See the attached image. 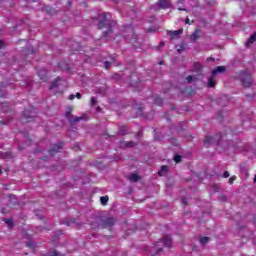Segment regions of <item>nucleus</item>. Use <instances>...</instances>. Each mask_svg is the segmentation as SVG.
I'll use <instances>...</instances> for the list:
<instances>
[{
  "instance_id": "nucleus-1",
  "label": "nucleus",
  "mask_w": 256,
  "mask_h": 256,
  "mask_svg": "<svg viewBox=\"0 0 256 256\" xmlns=\"http://www.w3.org/2000/svg\"><path fill=\"white\" fill-rule=\"evenodd\" d=\"M98 29H107L103 32V39H107L108 41H113L115 39V29H117V22L109 21L107 19L106 14H98Z\"/></svg>"
},
{
  "instance_id": "nucleus-2",
  "label": "nucleus",
  "mask_w": 256,
  "mask_h": 256,
  "mask_svg": "<svg viewBox=\"0 0 256 256\" xmlns=\"http://www.w3.org/2000/svg\"><path fill=\"white\" fill-rule=\"evenodd\" d=\"M161 243L164 245V247H171V236H164L162 241L156 242L151 250H149V247H145L144 251H150L151 256L159 255L161 251H163V248H161Z\"/></svg>"
},
{
  "instance_id": "nucleus-3",
  "label": "nucleus",
  "mask_w": 256,
  "mask_h": 256,
  "mask_svg": "<svg viewBox=\"0 0 256 256\" xmlns=\"http://www.w3.org/2000/svg\"><path fill=\"white\" fill-rule=\"evenodd\" d=\"M223 136L221 134H216L215 136H206L204 139V145L206 147H211V145H219L221 143Z\"/></svg>"
},
{
  "instance_id": "nucleus-4",
  "label": "nucleus",
  "mask_w": 256,
  "mask_h": 256,
  "mask_svg": "<svg viewBox=\"0 0 256 256\" xmlns=\"http://www.w3.org/2000/svg\"><path fill=\"white\" fill-rule=\"evenodd\" d=\"M122 37H124L126 41H131V39H135V30L133 29V26H125L122 31Z\"/></svg>"
},
{
  "instance_id": "nucleus-5",
  "label": "nucleus",
  "mask_w": 256,
  "mask_h": 256,
  "mask_svg": "<svg viewBox=\"0 0 256 256\" xmlns=\"http://www.w3.org/2000/svg\"><path fill=\"white\" fill-rule=\"evenodd\" d=\"M71 111H73V109L71 108V106L68 107V111L65 113V117L66 119L69 121L70 125H75V123H79V121H83V116H77L75 117Z\"/></svg>"
},
{
  "instance_id": "nucleus-6",
  "label": "nucleus",
  "mask_w": 256,
  "mask_h": 256,
  "mask_svg": "<svg viewBox=\"0 0 256 256\" xmlns=\"http://www.w3.org/2000/svg\"><path fill=\"white\" fill-rule=\"evenodd\" d=\"M113 225H115V218L113 217L101 219L99 223V227H102V229H109V227H113Z\"/></svg>"
},
{
  "instance_id": "nucleus-7",
  "label": "nucleus",
  "mask_w": 256,
  "mask_h": 256,
  "mask_svg": "<svg viewBox=\"0 0 256 256\" xmlns=\"http://www.w3.org/2000/svg\"><path fill=\"white\" fill-rule=\"evenodd\" d=\"M241 82L243 87H251L253 85V78H251V74L242 73L241 74Z\"/></svg>"
},
{
  "instance_id": "nucleus-8",
  "label": "nucleus",
  "mask_w": 256,
  "mask_h": 256,
  "mask_svg": "<svg viewBox=\"0 0 256 256\" xmlns=\"http://www.w3.org/2000/svg\"><path fill=\"white\" fill-rule=\"evenodd\" d=\"M35 117H36V115H35V112H33V111L25 110L23 112V118L27 122L33 121V119H35Z\"/></svg>"
},
{
  "instance_id": "nucleus-9",
  "label": "nucleus",
  "mask_w": 256,
  "mask_h": 256,
  "mask_svg": "<svg viewBox=\"0 0 256 256\" xmlns=\"http://www.w3.org/2000/svg\"><path fill=\"white\" fill-rule=\"evenodd\" d=\"M160 9H169L171 8V2L169 0H159L157 3Z\"/></svg>"
},
{
  "instance_id": "nucleus-10",
  "label": "nucleus",
  "mask_w": 256,
  "mask_h": 256,
  "mask_svg": "<svg viewBox=\"0 0 256 256\" xmlns=\"http://www.w3.org/2000/svg\"><path fill=\"white\" fill-rule=\"evenodd\" d=\"M110 58H111V61L104 62L105 69H109V67H111V65H115V66L119 65L117 63V58L115 56H111Z\"/></svg>"
},
{
  "instance_id": "nucleus-11",
  "label": "nucleus",
  "mask_w": 256,
  "mask_h": 256,
  "mask_svg": "<svg viewBox=\"0 0 256 256\" xmlns=\"http://www.w3.org/2000/svg\"><path fill=\"white\" fill-rule=\"evenodd\" d=\"M61 147H63L62 143L54 144L49 150L51 157H53V155H55V153H57L61 149Z\"/></svg>"
},
{
  "instance_id": "nucleus-12",
  "label": "nucleus",
  "mask_w": 256,
  "mask_h": 256,
  "mask_svg": "<svg viewBox=\"0 0 256 256\" xmlns=\"http://www.w3.org/2000/svg\"><path fill=\"white\" fill-rule=\"evenodd\" d=\"M38 77H40V79L42 81H47V69L42 68L38 71Z\"/></svg>"
},
{
  "instance_id": "nucleus-13",
  "label": "nucleus",
  "mask_w": 256,
  "mask_h": 256,
  "mask_svg": "<svg viewBox=\"0 0 256 256\" xmlns=\"http://www.w3.org/2000/svg\"><path fill=\"white\" fill-rule=\"evenodd\" d=\"M225 71H226L225 66H218L214 70H212V75H213V77H215V75H217L219 73H225Z\"/></svg>"
},
{
  "instance_id": "nucleus-14",
  "label": "nucleus",
  "mask_w": 256,
  "mask_h": 256,
  "mask_svg": "<svg viewBox=\"0 0 256 256\" xmlns=\"http://www.w3.org/2000/svg\"><path fill=\"white\" fill-rule=\"evenodd\" d=\"M183 33V30L169 31V35H172V39H179V35Z\"/></svg>"
},
{
  "instance_id": "nucleus-15",
  "label": "nucleus",
  "mask_w": 256,
  "mask_h": 256,
  "mask_svg": "<svg viewBox=\"0 0 256 256\" xmlns=\"http://www.w3.org/2000/svg\"><path fill=\"white\" fill-rule=\"evenodd\" d=\"M139 179H140V177H139L137 174H135V173L130 174V175L128 176V180H129L131 183H137V181H139Z\"/></svg>"
},
{
  "instance_id": "nucleus-16",
  "label": "nucleus",
  "mask_w": 256,
  "mask_h": 256,
  "mask_svg": "<svg viewBox=\"0 0 256 256\" xmlns=\"http://www.w3.org/2000/svg\"><path fill=\"white\" fill-rule=\"evenodd\" d=\"M0 97H7V91L5 90V83L0 82Z\"/></svg>"
},
{
  "instance_id": "nucleus-17",
  "label": "nucleus",
  "mask_w": 256,
  "mask_h": 256,
  "mask_svg": "<svg viewBox=\"0 0 256 256\" xmlns=\"http://www.w3.org/2000/svg\"><path fill=\"white\" fill-rule=\"evenodd\" d=\"M200 33H201V30H195L194 33L190 37L191 41H193V42L197 41V39H199Z\"/></svg>"
},
{
  "instance_id": "nucleus-18",
  "label": "nucleus",
  "mask_w": 256,
  "mask_h": 256,
  "mask_svg": "<svg viewBox=\"0 0 256 256\" xmlns=\"http://www.w3.org/2000/svg\"><path fill=\"white\" fill-rule=\"evenodd\" d=\"M3 221L4 223H6L8 229H13V226H14L13 219L4 218Z\"/></svg>"
},
{
  "instance_id": "nucleus-19",
  "label": "nucleus",
  "mask_w": 256,
  "mask_h": 256,
  "mask_svg": "<svg viewBox=\"0 0 256 256\" xmlns=\"http://www.w3.org/2000/svg\"><path fill=\"white\" fill-rule=\"evenodd\" d=\"M168 169H169V166L167 165L162 166L160 171L158 172L159 176L163 177L164 175H166Z\"/></svg>"
},
{
  "instance_id": "nucleus-20",
  "label": "nucleus",
  "mask_w": 256,
  "mask_h": 256,
  "mask_svg": "<svg viewBox=\"0 0 256 256\" xmlns=\"http://www.w3.org/2000/svg\"><path fill=\"white\" fill-rule=\"evenodd\" d=\"M254 41H256V32H254L250 38L248 39V41L246 42V46L249 47V45H251V43H253Z\"/></svg>"
},
{
  "instance_id": "nucleus-21",
  "label": "nucleus",
  "mask_w": 256,
  "mask_h": 256,
  "mask_svg": "<svg viewBox=\"0 0 256 256\" xmlns=\"http://www.w3.org/2000/svg\"><path fill=\"white\" fill-rule=\"evenodd\" d=\"M119 135H127L128 130L126 126H120L118 130Z\"/></svg>"
},
{
  "instance_id": "nucleus-22",
  "label": "nucleus",
  "mask_w": 256,
  "mask_h": 256,
  "mask_svg": "<svg viewBox=\"0 0 256 256\" xmlns=\"http://www.w3.org/2000/svg\"><path fill=\"white\" fill-rule=\"evenodd\" d=\"M215 85H217L215 83V76H211L209 79H208V87H215Z\"/></svg>"
},
{
  "instance_id": "nucleus-23",
  "label": "nucleus",
  "mask_w": 256,
  "mask_h": 256,
  "mask_svg": "<svg viewBox=\"0 0 256 256\" xmlns=\"http://www.w3.org/2000/svg\"><path fill=\"white\" fill-rule=\"evenodd\" d=\"M61 82V78H57L54 82H52L50 89H56L59 87V83Z\"/></svg>"
},
{
  "instance_id": "nucleus-24",
  "label": "nucleus",
  "mask_w": 256,
  "mask_h": 256,
  "mask_svg": "<svg viewBox=\"0 0 256 256\" xmlns=\"http://www.w3.org/2000/svg\"><path fill=\"white\" fill-rule=\"evenodd\" d=\"M154 103L155 105H163V98L159 97V96H154Z\"/></svg>"
},
{
  "instance_id": "nucleus-25",
  "label": "nucleus",
  "mask_w": 256,
  "mask_h": 256,
  "mask_svg": "<svg viewBox=\"0 0 256 256\" xmlns=\"http://www.w3.org/2000/svg\"><path fill=\"white\" fill-rule=\"evenodd\" d=\"M100 202H101V205H107V203H109V196H102L100 197Z\"/></svg>"
},
{
  "instance_id": "nucleus-26",
  "label": "nucleus",
  "mask_w": 256,
  "mask_h": 256,
  "mask_svg": "<svg viewBox=\"0 0 256 256\" xmlns=\"http://www.w3.org/2000/svg\"><path fill=\"white\" fill-rule=\"evenodd\" d=\"M186 81L187 83H193V81H197V77L193 75H189L188 77H186Z\"/></svg>"
},
{
  "instance_id": "nucleus-27",
  "label": "nucleus",
  "mask_w": 256,
  "mask_h": 256,
  "mask_svg": "<svg viewBox=\"0 0 256 256\" xmlns=\"http://www.w3.org/2000/svg\"><path fill=\"white\" fill-rule=\"evenodd\" d=\"M136 145H137V142H134V141L125 142V147H128V148L136 147Z\"/></svg>"
},
{
  "instance_id": "nucleus-28",
  "label": "nucleus",
  "mask_w": 256,
  "mask_h": 256,
  "mask_svg": "<svg viewBox=\"0 0 256 256\" xmlns=\"http://www.w3.org/2000/svg\"><path fill=\"white\" fill-rule=\"evenodd\" d=\"M209 240H210L209 237H202V238H200V244L207 245V243H209Z\"/></svg>"
},
{
  "instance_id": "nucleus-29",
  "label": "nucleus",
  "mask_w": 256,
  "mask_h": 256,
  "mask_svg": "<svg viewBox=\"0 0 256 256\" xmlns=\"http://www.w3.org/2000/svg\"><path fill=\"white\" fill-rule=\"evenodd\" d=\"M97 104V97H92L90 101V105L95 106Z\"/></svg>"
},
{
  "instance_id": "nucleus-30",
  "label": "nucleus",
  "mask_w": 256,
  "mask_h": 256,
  "mask_svg": "<svg viewBox=\"0 0 256 256\" xmlns=\"http://www.w3.org/2000/svg\"><path fill=\"white\" fill-rule=\"evenodd\" d=\"M236 179H237V176H232L231 178H229L228 183H229L230 185H233V182H234Z\"/></svg>"
},
{
  "instance_id": "nucleus-31",
  "label": "nucleus",
  "mask_w": 256,
  "mask_h": 256,
  "mask_svg": "<svg viewBox=\"0 0 256 256\" xmlns=\"http://www.w3.org/2000/svg\"><path fill=\"white\" fill-rule=\"evenodd\" d=\"M27 247H29L30 249H34L36 247L35 244H33V242H27L26 243Z\"/></svg>"
},
{
  "instance_id": "nucleus-32",
  "label": "nucleus",
  "mask_w": 256,
  "mask_h": 256,
  "mask_svg": "<svg viewBox=\"0 0 256 256\" xmlns=\"http://www.w3.org/2000/svg\"><path fill=\"white\" fill-rule=\"evenodd\" d=\"M174 161H175L176 163H180V161H181V156H180V155H175V156H174Z\"/></svg>"
},
{
  "instance_id": "nucleus-33",
  "label": "nucleus",
  "mask_w": 256,
  "mask_h": 256,
  "mask_svg": "<svg viewBox=\"0 0 256 256\" xmlns=\"http://www.w3.org/2000/svg\"><path fill=\"white\" fill-rule=\"evenodd\" d=\"M73 223H75V221L70 220V221H66L65 225H67L68 227H71L73 225Z\"/></svg>"
},
{
  "instance_id": "nucleus-34",
  "label": "nucleus",
  "mask_w": 256,
  "mask_h": 256,
  "mask_svg": "<svg viewBox=\"0 0 256 256\" xmlns=\"http://www.w3.org/2000/svg\"><path fill=\"white\" fill-rule=\"evenodd\" d=\"M194 67L197 71H201V64H195Z\"/></svg>"
},
{
  "instance_id": "nucleus-35",
  "label": "nucleus",
  "mask_w": 256,
  "mask_h": 256,
  "mask_svg": "<svg viewBox=\"0 0 256 256\" xmlns=\"http://www.w3.org/2000/svg\"><path fill=\"white\" fill-rule=\"evenodd\" d=\"M229 175H230L229 171H225L224 174H223L224 179L229 178Z\"/></svg>"
},
{
  "instance_id": "nucleus-36",
  "label": "nucleus",
  "mask_w": 256,
  "mask_h": 256,
  "mask_svg": "<svg viewBox=\"0 0 256 256\" xmlns=\"http://www.w3.org/2000/svg\"><path fill=\"white\" fill-rule=\"evenodd\" d=\"M4 45H5V42H3V40H0V49H3Z\"/></svg>"
},
{
  "instance_id": "nucleus-37",
  "label": "nucleus",
  "mask_w": 256,
  "mask_h": 256,
  "mask_svg": "<svg viewBox=\"0 0 256 256\" xmlns=\"http://www.w3.org/2000/svg\"><path fill=\"white\" fill-rule=\"evenodd\" d=\"M160 47H165V42H160L159 46L157 47V49H160Z\"/></svg>"
},
{
  "instance_id": "nucleus-38",
  "label": "nucleus",
  "mask_w": 256,
  "mask_h": 256,
  "mask_svg": "<svg viewBox=\"0 0 256 256\" xmlns=\"http://www.w3.org/2000/svg\"><path fill=\"white\" fill-rule=\"evenodd\" d=\"M185 23H186V25H191V20H189V18H187V19L185 20Z\"/></svg>"
},
{
  "instance_id": "nucleus-39",
  "label": "nucleus",
  "mask_w": 256,
  "mask_h": 256,
  "mask_svg": "<svg viewBox=\"0 0 256 256\" xmlns=\"http://www.w3.org/2000/svg\"><path fill=\"white\" fill-rule=\"evenodd\" d=\"M69 99H70V101H73V99H75V95H74V94H71V95L69 96Z\"/></svg>"
},
{
  "instance_id": "nucleus-40",
  "label": "nucleus",
  "mask_w": 256,
  "mask_h": 256,
  "mask_svg": "<svg viewBox=\"0 0 256 256\" xmlns=\"http://www.w3.org/2000/svg\"><path fill=\"white\" fill-rule=\"evenodd\" d=\"M141 135H143V132H142V131H139V132L136 134V137H141Z\"/></svg>"
},
{
  "instance_id": "nucleus-41",
  "label": "nucleus",
  "mask_w": 256,
  "mask_h": 256,
  "mask_svg": "<svg viewBox=\"0 0 256 256\" xmlns=\"http://www.w3.org/2000/svg\"><path fill=\"white\" fill-rule=\"evenodd\" d=\"M182 203H183V205H187V199L182 198Z\"/></svg>"
},
{
  "instance_id": "nucleus-42",
  "label": "nucleus",
  "mask_w": 256,
  "mask_h": 256,
  "mask_svg": "<svg viewBox=\"0 0 256 256\" xmlns=\"http://www.w3.org/2000/svg\"><path fill=\"white\" fill-rule=\"evenodd\" d=\"M207 61L209 62V61H215V58H213V57H208L207 58Z\"/></svg>"
},
{
  "instance_id": "nucleus-43",
  "label": "nucleus",
  "mask_w": 256,
  "mask_h": 256,
  "mask_svg": "<svg viewBox=\"0 0 256 256\" xmlns=\"http://www.w3.org/2000/svg\"><path fill=\"white\" fill-rule=\"evenodd\" d=\"M76 97L78 98V99H81V93H76Z\"/></svg>"
},
{
  "instance_id": "nucleus-44",
  "label": "nucleus",
  "mask_w": 256,
  "mask_h": 256,
  "mask_svg": "<svg viewBox=\"0 0 256 256\" xmlns=\"http://www.w3.org/2000/svg\"><path fill=\"white\" fill-rule=\"evenodd\" d=\"M178 11H187L186 8H178Z\"/></svg>"
},
{
  "instance_id": "nucleus-45",
  "label": "nucleus",
  "mask_w": 256,
  "mask_h": 256,
  "mask_svg": "<svg viewBox=\"0 0 256 256\" xmlns=\"http://www.w3.org/2000/svg\"><path fill=\"white\" fill-rule=\"evenodd\" d=\"M254 225H256V216L254 217Z\"/></svg>"
},
{
  "instance_id": "nucleus-46",
  "label": "nucleus",
  "mask_w": 256,
  "mask_h": 256,
  "mask_svg": "<svg viewBox=\"0 0 256 256\" xmlns=\"http://www.w3.org/2000/svg\"><path fill=\"white\" fill-rule=\"evenodd\" d=\"M0 123H1V125H5V122H3V121H1Z\"/></svg>"
},
{
  "instance_id": "nucleus-47",
  "label": "nucleus",
  "mask_w": 256,
  "mask_h": 256,
  "mask_svg": "<svg viewBox=\"0 0 256 256\" xmlns=\"http://www.w3.org/2000/svg\"><path fill=\"white\" fill-rule=\"evenodd\" d=\"M74 50H75V51H79V48H75Z\"/></svg>"
},
{
  "instance_id": "nucleus-48",
  "label": "nucleus",
  "mask_w": 256,
  "mask_h": 256,
  "mask_svg": "<svg viewBox=\"0 0 256 256\" xmlns=\"http://www.w3.org/2000/svg\"><path fill=\"white\" fill-rule=\"evenodd\" d=\"M93 229H95V224H92Z\"/></svg>"
},
{
  "instance_id": "nucleus-49",
  "label": "nucleus",
  "mask_w": 256,
  "mask_h": 256,
  "mask_svg": "<svg viewBox=\"0 0 256 256\" xmlns=\"http://www.w3.org/2000/svg\"><path fill=\"white\" fill-rule=\"evenodd\" d=\"M246 97H252L251 95H246Z\"/></svg>"
},
{
  "instance_id": "nucleus-50",
  "label": "nucleus",
  "mask_w": 256,
  "mask_h": 256,
  "mask_svg": "<svg viewBox=\"0 0 256 256\" xmlns=\"http://www.w3.org/2000/svg\"><path fill=\"white\" fill-rule=\"evenodd\" d=\"M97 109H98V111H99V109H101V108L98 107Z\"/></svg>"
},
{
  "instance_id": "nucleus-51",
  "label": "nucleus",
  "mask_w": 256,
  "mask_h": 256,
  "mask_svg": "<svg viewBox=\"0 0 256 256\" xmlns=\"http://www.w3.org/2000/svg\"><path fill=\"white\" fill-rule=\"evenodd\" d=\"M0 173H1V170H0Z\"/></svg>"
}]
</instances>
